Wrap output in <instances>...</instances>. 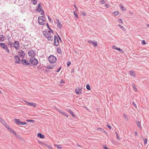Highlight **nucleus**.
<instances>
[{
  "instance_id": "obj_1",
  "label": "nucleus",
  "mask_w": 149,
  "mask_h": 149,
  "mask_svg": "<svg viewBox=\"0 0 149 149\" xmlns=\"http://www.w3.org/2000/svg\"><path fill=\"white\" fill-rule=\"evenodd\" d=\"M43 34L45 37L48 39V40L52 41L53 40V37L51 36L50 31H43Z\"/></svg>"
},
{
  "instance_id": "obj_2",
  "label": "nucleus",
  "mask_w": 149,
  "mask_h": 149,
  "mask_svg": "<svg viewBox=\"0 0 149 149\" xmlns=\"http://www.w3.org/2000/svg\"><path fill=\"white\" fill-rule=\"evenodd\" d=\"M29 61L31 64L35 65H37L38 62V60L34 57L31 58L29 60Z\"/></svg>"
},
{
  "instance_id": "obj_3",
  "label": "nucleus",
  "mask_w": 149,
  "mask_h": 149,
  "mask_svg": "<svg viewBox=\"0 0 149 149\" xmlns=\"http://www.w3.org/2000/svg\"><path fill=\"white\" fill-rule=\"evenodd\" d=\"M48 60L49 62L53 63L56 61V58L55 56L53 55H51L49 56L48 58Z\"/></svg>"
},
{
  "instance_id": "obj_4",
  "label": "nucleus",
  "mask_w": 149,
  "mask_h": 149,
  "mask_svg": "<svg viewBox=\"0 0 149 149\" xmlns=\"http://www.w3.org/2000/svg\"><path fill=\"white\" fill-rule=\"evenodd\" d=\"M21 63L24 65H29L31 66V64L27 60L23 59L21 60Z\"/></svg>"
},
{
  "instance_id": "obj_5",
  "label": "nucleus",
  "mask_w": 149,
  "mask_h": 149,
  "mask_svg": "<svg viewBox=\"0 0 149 149\" xmlns=\"http://www.w3.org/2000/svg\"><path fill=\"white\" fill-rule=\"evenodd\" d=\"M28 54L30 57H34L36 55V53L32 49H31L28 51Z\"/></svg>"
},
{
  "instance_id": "obj_6",
  "label": "nucleus",
  "mask_w": 149,
  "mask_h": 149,
  "mask_svg": "<svg viewBox=\"0 0 149 149\" xmlns=\"http://www.w3.org/2000/svg\"><path fill=\"white\" fill-rule=\"evenodd\" d=\"M14 47L17 49H19V42L17 41H15L13 43Z\"/></svg>"
},
{
  "instance_id": "obj_7",
  "label": "nucleus",
  "mask_w": 149,
  "mask_h": 149,
  "mask_svg": "<svg viewBox=\"0 0 149 149\" xmlns=\"http://www.w3.org/2000/svg\"><path fill=\"white\" fill-rule=\"evenodd\" d=\"M54 44L56 46H57L59 44L58 38L56 36H54Z\"/></svg>"
},
{
  "instance_id": "obj_8",
  "label": "nucleus",
  "mask_w": 149,
  "mask_h": 149,
  "mask_svg": "<svg viewBox=\"0 0 149 149\" xmlns=\"http://www.w3.org/2000/svg\"><path fill=\"white\" fill-rule=\"evenodd\" d=\"M18 54L20 57H22V58H24L25 54L23 51L21 50L20 51L18 52Z\"/></svg>"
},
{
  "instance_id": "obj_9",
  "label": "nucleus",
  "mask_w": 149,
  "mask_h": 149,
  "mask_svg": "<svg viewBox=\"0 0 149 149\" xmlns=\"http://www.w3.org/2000/svg\"><path fill=\"white\" fill-rule=\"evenodd\" d=\"M37 7L38 8L36 9V11L40 12L42 10V8L40 3L38 4Z\"/></svg>"
},
{
  "instance_id": "obj_10",
  "label": "nucleus",
  "mask_w": 149,
  "mask_h": 149,
  "mask_svg": "<svg viewBox=\"0 0 149 149\" xmlns=\"http://www.w3.org/2000/svg\"><path fill=\"white\" fill-rule=\"evenodd\" d=\"M14 59L16 60L15 63H16L19 64L20 63V59L19 57L17 56H15Z\"/></svg>"
},
{
  "instance_id": "obj_11",
  "label": "nucleus",
  "mask_w": 149,
  "mask_h": 149,
  "mask_svg": "<svg viewBox=\"0 0 149 149\" xmlns=\"http://www.w3.org/2000/svg\"><path fill=\"white\" fill-rule=\"evenodd\" d=\"M56 20L57 21V27L61 29L62 28V25L61 24V22H59V20L58 19H56Z\"/></svg>"
},
{
  "instance_id": "obj_12",
  "label": "nucleus",
  "mask_w": 149,
  "mask_h": 149,
  "mask_svg": "<svg viewBox=\"0 0 149 149\" xmlns=\"http://www.w3.org/2000/svg\"><path fill=\"white\" fill-rule=\"evenodd\" d=\"M82 91V88H79L78 89H76L75 90V92L77 94L79 95L81 94Z\"/></svg>"
},
{
  "instance_id": "obj_13",
  "label": "nucleus",
  "mask_w": 149,
  "mask_h": 149,
  "mask_svg": "<svg viewBox=\"0 0 149 149\" xmlns=\"http://www.w3.org/2000/svg\"><path fill=\"white\" fill-rule=\"evenodd\" d=\"M25 102L27 103L28 105L33 106L34 108H35L36 107V104L35 103H31L26 101Z\"/></svg>"
},
{
  "instance_id": "obj_14",
  "label": "nucleus",
  "mask_w": 149,
  "mask_h": 149,
  "mask_svg": "<svg viewBox=\"0 0 149 149\" xmlns=\"http://www.w3.org/2000/svg\"><path fill=\"white\" fill-rule=\"evenodd\" d=\"M0 47L3 49H6L8 48V46L7 45H5V44L3 43H0Z\"/></svg>"
},
{
  "instance_id": "obj_15",
  "label": "nucleus",
  "mask_w": 149,
  "mask_h": 149,
  "mask_svg": "<svg viewBox=\"0 0 149 149\" xmlns=\"http://www.w3.org/2000/svg\"><path fill=\"white\" fill-rule=\"evenodd\" d=\"M14 120L15 121V123H16V124L18 125H21V122L20 121V119H14Z\"/></svg>"
},
{
  "instance_id": "obj_16",
  "label": "nucleus",
  "mask_w": 149,
  "mask_h": 149,
  "mask_svg": "<svg viewBox=\"0 0 149 149\" xmlns=\"http://www.w3.org/2000/svg\"><path fill=\"white\" fill-rule=\"evenodd\" d=\"M37 136L41 139H43L45 137V135L39 133L37 134Z\"/></svg>"
},
{
  "instance_id": "obj_17",
  "label": "nucleus",
  "mask_w": 149,
  "mask_h": 149,
  "mask_svg": "<svg viewBox=\"0 0 149 149\" xmlns=\"http://www.w3.org/2000/svg\"><path fill=\"white\" fill-rule=\"evenodd\" d=\"M67 111L73 117H75V115L74 114L73 112L69 109H67Z\"/></svg>"
},
{
  "instance_id": "obj_18",
  "label": "nucleus",
  "mask_w": 149,
  "mask_h": 149,
  "mask_svg": "<svg viewBox=\"0 0 149 149\" xmlns=\"http://www.w3.org/2000/svg\"><path fill=\"white\" fill-rule=\"evenodd\" d=\"M136 123L139 127V128L141 130L142 128V127L141 126V124L140 122L139 121L136 120Z\"/></svg>"
},
{
  "instance_id": "obj_19",
  "label": "nucleus",
  "mask_w": 149,
  "mask_h": 149,
  "mask_svg": "<svg viewBox=\"0 0 149 149\" xmlns=\"http://www.w3.org/2000/svg\"><path fill=\"white\" fill-rule=\"evenodd\" d=\"M38 20H40V21H43V20H45V19L44 16H39L38 17Z\"/></svg>"
},
{
  "instance_id": "obj_20",
  "label": "nucleus",
  "mask_w": 149,
  "mask_h": 149,
  "mask_svg": "<svg viewBox=\"0 0 149 149\" xmlns=\"http://www.w3.org/2000/svg\"><path fill=\"white\" fill-rule=\"evenodd\" d=\"M0 121L3 124V125H6V124H5L6 122L4 121V120L1 118L0 116Z\"/></svg>"
},
{
  "instance_id": "obj_21",
  "label": "nucleus",
  "mask_w": 149,
  "mask_h": 149,
  "mask_svg": "<svg viewBox=\"0 0 149 149\" xmlns=\"http://www.w3.org/2000/svg\"><path fill=\"white\" fill-rule=\"evenodd\" d=\"M0 36L1 37H0V41H3L5 40V39H4L5 37H4L3 35H1Z\"/></svg>"
},
{
  "instance_id": "obj_22",
  "label": "nucleus",
  "mask_w": 149,
  "mask_h": 149,
  "mask_svg": "<svg viewBox=\"0 0 149 149\" xmlns=\"http://www.w3.org/2000/svg\"><path fill=\"white\" fill-rule=\"evenodd\" d=\"M92 44L95 47H97V42L95 41H93Z\"/></svg>"
},
{
  "instance_id": "obj_23",
  "label": "nucleus",
  "mask_w": 149,
  "mask_h": 149,
  "mask_svg": "<svg viewBox=\"0 0 149 149\" xmlns=\"http://www.w3.org/2000/svg\"><path fill=\"white\" fill-rule=\"evenodd\" d=\"M45 20H43V21H42V20H41V21H40V20H38V22L39 24L41 25H44L45 24Z\"/></svg>"
},
{
  "instance_id": "obj_24",
  "label": "nucleus",
  "mask_w": 149,
  "mask_h": 149,
  "mask_svg": "<svg viewBox=\"0 0 149 149\" xmlns=\"http://www.w3.org/2000/svg\"><path fill=\"white\" fill-rule=\"evenodd\" d=\"M118 26H119L120 28L123 31H126L125 29L120 24L118 25Z\"/></svg>"
},
{
  "instance_id": "obj_25",
  "label": "nucleus",
  "mask_w": 149,
  "mask_h": 149,
  "mask_svg": "<svg viewBox=\"0 0 149 149\" xmlns=\"http://www.w3.org/2000/svg\"><path fill=\"white\" fill-rule=\"evenodd\" d=\"M130 74L131 76H135V74L134 73V71H130Z\"/></svg>"
},
{
  "instance_id": "obj_26",
  "label": "nucleus",
  "mask_w": 149,
  "mask_h": 149,
  "mask_svg": "<svg viewBox=\"0 0 149 149\" xmlns=\"http://www.w3.org/2000/svg\"><path fill=\"white\" fill-rule=\"evenodd\" d=\"M57 52L59 54H61L62 53V52L61 49L60 48H57Z\"/></svg>"
},
{
  "instance_id": "obj_27",
  "label": "nucleus",
  "mask_w": 149,
  "mask_h": 149,
  "mask_svg": "<svg viewBox=\"0 0 149 149\" xmlns=\"http://www.w3.org/2000/svg\"><path fill=\"white\" fill-rule=\"evenodd\" d=\"M86 88L88 90H90L91 89V87L89 84H87L86 85Z\"/></svg>"
},
{
  "instance_id": "obj_28",
  "label": "nucleus",
  "mask_w": 149,
  "mask_h": 149,
  "mask_svg": "<svg viewBox=\"0 0 149 149\" xmlns=\"http://www.w3.org/2000/svg\"><path fill=\"white\" fill-rule=\"evenodd\" d=\"M132 86H133V87L134 90V91H137L136 88L135 87V85L134 84V83L132 84Z\"/></svg>"
},
{
  "instance_id": "obj_29",
  "label": "nucleus",
  "mask_w": 149,
  "mask_h": 149,
  "mask_svg": "<svg viewBox=\"0 0 149 149\" xmlns=\"http://www.w3.org/2000/svg\"><path fill=\"white\" fill-rule=\"evenodd\" d=\"M120 7L122 9L123 11H125L126 10V9L124 8V7L122 5L120 4Z\"/></svg>"
},
{
  "instance_id": "obj_30",
  "label": "nucleus",
  "mask_w": 149,
  "mask_h": 149,
  "mask_svg": "<svg viewBox=\"0 0 149 149\" xmlns=\"http://www.w3.org/2000/svg\"><path fill=\"white\" fill-rule=\"evenodd\" d=\"M31 1L33 2V5L36 4L37 2V0H33V1Z\"/></svg>"
},
{
  "instance_id": "obj_31",
  "label": "nucleus",
  "mask_w": 149,
  "mask_h": 149,
  "mask_svg": "<svg viewBox=\"0 0 149 149\" xmlns=\"http://www.w3.org/2000/svg\"><path fill=\"white\" fill-rule=\"evenodd\" d=\"M27 122H31L32 123H34L35 122V120H26Z\"/></svg>"
},
{
  "instance_id": "obj_32",
  "label": "nucleus",
  "mask_w": 149,
  "mask_h": 149,
  "mask_svg": "<svg viewBox=\"0 0 149 149\" xmlns=\"http://www.w3.org/2000/svg\"><path fill=\"white\" fill-rule=\"evenodd\" d=\"M115 49L117 50L120 52H123V50L122 49H121L120 48H115Z\"/></svg>"
},
{
  "instance_id": "obj_33",
  "label": "nucleus",
  "mask_w": 149,
  "mask_h": 149,
  "mask_svg": "<svg viewBox=\"0 0 149 149\" xmlns=\"http://www.w3.org/2000/svg\"><path fill=\"white\" fill-rule=\"evenodd\" d=\"M115 16H117L119 14V12L118 11H116L113 12Z\"/></svg>"
},
{
  "instance_id": "obj_34",
  "label": "nucleus",
  "mask_w": 149,
  "mask_h": 149,
  "mask_svg": "<svg viewBox=\"0 0 149 149\" xmlns=\"http://www.w3.org/2000/svg\"><path fill=\"white\" fill-rule=\"evenodd\" d=\"M97 129L101 132H103V131H104V130L101 128H98Z\"/></svg>"
},
{
  "instance_id": "obj_35",
  "label": "nucleus",
  "mask_w": 149,
  "mask_h": 149,
  "mask_svg": "<svg viewBox=\"0 0 149 149\" xmlns=\"http://www.w3.org/2000/svg\"><path fill=\"white\" fill-rule=\"evenodd\" d=\"M144 141V143L145 144H146L147 143V139L146 138H145L143 140Z\"/></svg>"
},
{
  "instance_id": "obj_36",
  "label": "nucleus",
  "mask_w": 149,
  "mask_h": 149,
  "mask_svg": "<svg viewBox=\"0 0 149 149\" xmlns=\"http://www.w3.org/2000/svg\"><path fill=\"white\" fill-rule=\"evenodd\" d=\"M12 42H11L9 43H8V45L10 46V47H13V44L12 43Z\"/></svg>"
},
{
  "instance_id": "obj_37",
  "label": "nucleus",
  "mask_w": 149,
  "mask_h": 149,
  "mask_svg": "<svg viewBox=\"0 0 149 149\" xmlns=\"http://www.w3.org/2000/svg\"><path fill=\"white\" fill-rule=\"evenodd\" d=\"M47 68L51 69L53 68V67H52V66L48 65L47 66Z\"/></svg>"
},
{
  "instance_id": "obj_38",
  "label": "nucleus",
  "mask_w": 149,
  "mask_h": 149,
  "mask_svg": "<svg viewBox=\"0 0 149 149\" xmlns=\"http://www.w3.org/2000/svg\"><path fill=\"white\" fill-rule=\"evenodd\" d=\"M116 138L118 140H120V139L118 135V134H117V133L116 132Z\"/></svg>"
},
{
  "instance_id": "obj_39",
  "label": "nucleus",
  "mask_w": 149,
  "mask_h": 149,
  "mask_svg": "<svg viewBox=\"0 0 149 149\" xmlns=\"http://www.w3.org/2000/svg\"><path fill=\"white\" fill-rule=\"evenodd\" d=\"M146 44V42H145L144 40H142V44L143 45H145Z\"/></svg>"
},
{
  "instance_id": "obj_40",
  "label": "nucleus",
  "mask_w": 149,
  "mask_h": 149,
  "mask_svg": "<svg viewBox=\"0 0 149 149\" xmlns=\"http://www.w3.org/2000/svg\"><path fill=\"white\" fill-rule=\"evenodd\" d=\"M41 11V15H44L45 14H44V11L43 10H42Z\"/></svg>"
},
{
  "instance_id": "obj_41",
  "label": "nucleus",
  "mask_w": 149,
  "mask_h": 149,
  "mask_svg": "<svg viewBox=\"0 0 149 149\" xmlns=\"http://www.w3.org/2000/svg\"><path fill=\"white\" fill-rule=\"evenodd\" d=\"M71 64V62L70 61L68 62L67 63V66L69 67Z\"/></svg>"
},
{
  "instance_id": "obj_42",
  "label": "nucleus",
  "mask_w": 149,
  "mask_h": 149,
  "mask_svg": "<svg viewBox=\"0 0 149 149\" xmlns=\"http://www.w3.org/2000/svg\"><path fill=\"white\" fill-rule=\"evenodd\" d=\"M13 133L15 135V136H16L17 137H18V135H17L16 133L14 131H13Z\"/></svg>"
},
{
  "instance_id": "obj_43",
  "label": "nucleus",
  "mask_w": 149,
  "mask_h": 149,
  "mask_svg": "<svg viewBox=\"0 0 149 149\" xmlns=\"http://www.w3.org/2000/svg\"><path fill=\"white\" fill-rule=\"evenodd\" d=\"M61 67H60L56 71V72H59L60 70H61Z\"/></svg>"
},
{
  "instance_id": "obj_44",
  "label": "nucleus",
  "mask_w": 149,
  "mask_h": 149,
  "mask_svg": "<svg viewBox=\"0 0 149 149\" xmlns=\"http://www.w3.org/2000/svg\"><path fill=\"white\" fill-rule=\"evenodd\" d=\"M74 14L75 15V17L76 18H78V15L77 14L75 13L74 11Z\"/></svg>"
},
{
  "instance_id": "obj_45",
  "label": "nucleus",
  "mask_w": 149,
  "mask_h": 149,
  "mask_svg": "<svg viewBox=\"0 0 149 149\" xmlns=\"http://www.w3.org/2000/svg\"><path fill=\"white\" fill-rule=\"evenodd\" d=\"M43 67H41L40 66H39L37 68L38 70L41 69Z\"/></svg>"
},
{
  "instance_id": "obj_46",
  "label": "nucleus",
  "mask_w": 149,
  "mask_h": 149,
  "mask_svg": "<svg viewBox=\"0 0 149 149\" xmlns=\"http://www.w3.org/2000/svg\"><path fill=\"white\" fill-rule=\"evenodd\" d=\"M93 41H92L90 40L88 41V43L89 44H92Z\"/></svg>"
},
{
  "instance_id": "obj_47",
  "label": "nucleus",
  "mask_w": 149,
  "mask_h": 149,
  "mask_svg": "<svg viewBox=\"0 0 149 149\" xmlns=\"http://www.w3.org/2000/svg\"><path fill=\"white\" fill-rule=\"evenodd\" d=\"M105 1L104 0H101L100 1V3L101 4L104 3H105Z\"/></svg>"
},
{
  "instance_id": "obj_48",
  "label": "nucleus",
  "mask_w": 149,
  "mask_h": 149,
  "mask_svg": "<svg viewBox=\"0 0 149 149\" xmlns=\"http://www.w3.org/2000/svg\"><path fill=\"white\" fill-rule=\"evenodd\" d=\"M27 124V123L26 122H21V125H25Z\"/></svg>"
},
{
  "instance_id": "obj_49",
  "label": "nucleus",
  "mask_w": 149,
  "mask_h": 149,
  "mask_svg": "<svg viewBox=\"0 0 149 149\" xmlns=\"http://www.w3.org/2000/svg\"><path fill=\"white\" fill-rule=\"evenodd\" d=\"M123 116H124V118H125V119H128V118L127 116L125 115L124 114L123 115Z\"/></svg>"
},
{
  "instance_id": "obj_50",
  "label": "nucleus",
  "mask_w": 149,
  "mask_h": 149,
  "mask_svg": "<svg viewBox=\"0 0 149 149\" xmlns=\"http://www.w3.org/2000/svg\"><path fill=\"white\" fill-rule=\"evenodd\" d=\"M49 31H50V32L53 33L54 31L50 28H49Z\"/></svg>"
},
{
  "instance_id": "obj_51",
  "label": "nucleus",
  "mask_w": 149,
  "mask_h": 149,
  "mask_svg": "<svg viewBox=\"0 0 149 149\" xmlns=\"http://www.w3.org/2000/svg\"><path fill=\"white\" fill-rule=\"evenodd\" d=\"M6 125V127L7 129L9 130L10 128V127H9V126L8 125Z\"/></svg>"
},
{
  "instance_id": "obj_52",
  "label": "nucleus",
  "mask_w": 149,
  "mask_h": 149,
  "mask_svg": "<svg viewBox=\"0 0 149 149\" xmlns=\"http://www.w3.org/2000/svg\"><path fill=\"white\" fill-rule=\"evenodd\" d=\"M107 126L111 130V126L108 125H107Z\"/></svg>"
},
{
  "instance_id": "obj_53",
  "label": "nucleus",
  "mask_w": 149,
  "mask_h": 149,
  "mask_svg": "<svg viewBox=\"0 0 149 149\" xmlns=\"http://www.w3.org/2000/svg\"><path fill=\"white\" fill-rule=\"evenodd\" d=\"M9 131H10V132L13 133V131H14L13 130L10 128L9 129Z\"/></svg>"
},
{
  "instance_id": "obj_54",
  "label": "nucleus",
  "mask_w": 149,
  "mask_h": 149,
  "mask_svg": "<svg viewBox=\"0 0 149 149\" xmlns=\"http://www.w3.org/2000/svg\"><path fill=\"white\" fill-rule=\"evenodd\" d=\"M63 115H64L66 117H68V115H67V114L63 112Z\"/></svg>"
},
{
  "instance_id": "obj_55",
  "label": "nucleus",
  "mask_w": 149,
  "mask_h": 149,
  "mask_svg": "<svg viewBox=\"0 0 149 149\" xmlns=\"http://www.w3.org/2000/svg\"><path fill=\"white\" fill-rule=\"evenodd\" d=\"M82 15L84 16H86V13L85 12H83L82 13Z\"/></svg>"
},
{
  "instance_id": "obj_56",
  "label": "nucleus",
  "mask_w": 149,
  "mask_h": 149,
  "mask_svg": "<svg viewBox=\"0 0 149 149\" xmlns=\"http://www.w3.org/2000/svg\"><path fill=\"white\" fill-rule=\"evenodd\" d=\"M57 146L58 149H61L62 148V147L60 146L59 145H57Z\"/></svg>"
},
{
  "instance_id": "obj_57",
  "label": "nucleus",
  "mask_w": 149,
  "mask_h": 149,
  "mask_svg": "<svg viewBox=\"0 0 149 149\" xmlns=\"http://www.w3.org/2000/svg\"><path fill=\"white\" fill-rule=\"evenodd\" d=\"M48 19L49 21L51 22V18L49 16H48Z\"/></svg>"
},
{
  "instance_id": "obj_58",
  "label": "nucleus",
  "mask_w": 149,
  "mask_h": 149,
  "mask_svg": "<svg viewBox=\"0 0 149 149\" xmlns=\"http://www.w3.org/2000/svg\"><path fill=\"white\" fill-rule=\"evenodd\" d=\"M47 26V28L49 29V28H50L49 25L48 24V23H47L46 24Z\"/></svg>"
},
{
  "instance_id": "obj_59",
  "label": "nucleus",
  "mask_w": 149,
  "mask_h": 149,
  "mask_svg": "<svg viewBox=\"0 0 149 149\" xmlns=\"http://www.w3.org/2000/svg\"><path fill=\"white\" fill-rule=\"evenodd\" d=\"M119 20H120L119 22H120L121 23H123V22L122 20V19H119Z\"/></svg>"
},
{
  "instance_id": "obj_60",
  "label": "nucleus",
  "mask_w": 149,
  "mask_h": 149,
  "mask_svg": "<svg viewBox=\"0 0 149 149\" xmlns=\"http://www.w3.org/2000/svg\"><path fill=\"white\" fill-rule=\"evenodd\" d=\"M134 135L135 136H138V134H137V132H135Z\"/></svg>"
},
{
  "instance_id": "obj_61",
  "label": "nucleus",
  "mask_w": 149,
  "mask_h": 149,
  "mask_svg": "<svg viewBox=\"0 0 149 149\" xmlns=\"http://www.w3.org/2000/svg\"><path fill=\"white\" fill-rule=\"evenodd\" d=\"M103 132H104L106 135H107V132L104 130V131H103Z\"/></svg>"
},
{
  "instance_id": "obj_62",
  "label": "nucleus",
  "mask_w": 149,
  "mask_h": 149,
  "mask_svg": "<svg viewBox=\"0 0 149 149\" xmlns=\"http://www.w3.org/2000/svg\"><path fill=\"white\" fill-rule=\"evenodd\" d=\"M6 49V51H7V52H8V53H9V50L8 49V48L7 49Z\"/></svg>"
},
{
  "instance_id": "obj_63",
  "label": "nucleus",
  "mask_w": 149,
  "mask_h": 149,
  "mask_svg": "<svg viewBox=\"0 0 149 149\" xmlns=\"http://www.w3.org/2000/svg\"><path fill=\"white\" fill-rule=\"evenodd\" d=\"M133 106H135L136 107V104L134 102H133Z\"/></svg>"
},
{
  "instance_id": "obj_64",
  "label": "nucleus",
  "mask_w": 149,
  "mask_h": 149,
  "mask_svg": "<svg viewBox=\"0 0 149 149\" xmlns=\"http://www.w3.org/2000/svg\"><path fill=\"white\" fill-rule=\"evenodd\" d=\"M141 138L143 140L145 138L144 137H143V136H141Z\"/></svg>"
}]
</instances>
